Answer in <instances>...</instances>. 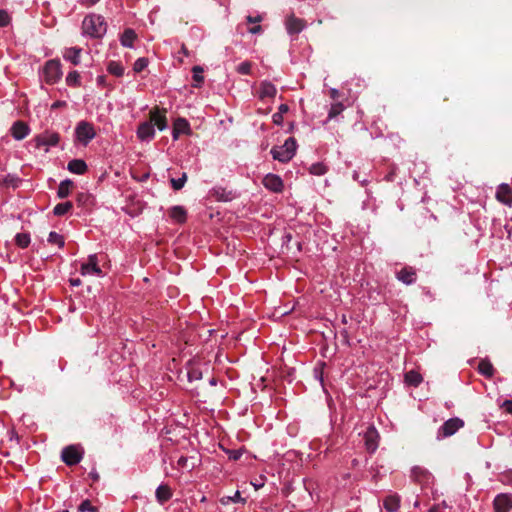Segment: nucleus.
<instances>
[{
    "label": "nucleus",
    "mask_w": 512,
    "mask_h": 512,
    "mask_svg": "<svg viewBox=\"0 0 512 512\" xmlns=\"http://www.w3.org/2000/svg\"><path fill=\"white\" fill-rule=\"evenodd\" d=\"M378 432L374 427H369L364 434L365 445L368 451L374 452L378 447Z\"/></svg>",
    "instance_id": "obj_13"
},
{
    "label": "nucleus",
    "mask_w": 512,
    "mask_h": 512,
    "mask_svg": "<svg viewBox=\"0 0 512 512\" xmlns=\"http://www.w3.org/2000/svg\"><path fill=\"white\" fill-rule=\"evenodd\" d=\"M496 512H509L512 508V498L507 494H500L494 500Z\"/></svg>",
    "instance_id": "obj_14"
},
{
    "label": "nucleus",
    "mask_w": 512,
    "mask_h": 512,
    "mask_svg": "<svg viewBox=\"0 0 512 512\" xmlns=\"http://www.w3.org/2000/svg\"><path fill=\"white\" fill-rule=\"evenodd\" d=\"M285 27L289 34H298L305 28V22L294 15H289L285 20Z\"/></svg>",
    "instance_id": "obj_11"
},
{
    "label": "nucleus",
    "mask_w": 512,
    "mask_h": 512,
    "mask_svg": "<svg viewBox=\"0 0 512 512\" xmlns=\"http://www.w3.org/2000/svg\"><path fill=\"white\" fill-rule=\"evenodd\" d=\"M327 172V168L323 163H315L310 167V173L313 175H323Z\"/></svg>",
    "instance_id": "obj_39"
},
{
    "label": "nucleus",
    "mask_w": 512,
    "mask_h": 512,
    "mask_svg": "<svg viewBox=\"0 0 512 512\" xmlns=\"http://www.w3.org/2000/svg\"><path fill=\"white\" fill-rule=\"evenodd\" d=\"M59 134L52 131H45L44 133L37 135L35 137L36 147H46V151H48V148L51 146H56L59 142Z\"/></svg>",
    "instance_id": "obj_8"
},
{
    "label": "nucleus",
    "mask_w": 512,
    "mask_h": 512,
    "mask_svg": "<svg viewBox=\"0 0 512 512\" xmlns=\"http://www.w3.org/2000/svg\"><path fill=\"white\" fill-rule=\"evenodd\" d=\"M446 505L445 503L438 504L430 508L428 512H446Z\"/></svg>",
    "instance_id": "obj_45"
},
{
    "label": "nucleus",
    "mask_w": 512,
    "mask_h": 512,
    "mask_svg": "<svg viewBox=\"0 0 512 512\" xmlns=\"http://www.w3.org/2000/svg\"><path fill=\"white\" fill-rule=\"evenodd\" d=\"M155 129L150 121L143 122L137 129V136L141 141H150L154 138Z\"/></svg>",
    "instance_id": "obj_12"
},
{
    "label": "nucleus",
    "mask_w": 512,
    "mask_h": 512,
    "mask_svg": "<svg viewBox=\"0 0 512 512\" xmlns=\"http://www.w3.org/2000/svg\"><path fill=\"white\" fill-rule=\"evenodd\" d=\"M237 71H238L240 74H242V75H247V74H249V73H250V71H251V64H250V62L245 61V62L240 63V64L238 65V67H237Z\"/></svg>",
    "instance_id": "obj_43"
},
{
    "label": "nucleus",
    "mask_w": 512,
    "mask_h": 512,
    "mask_svg": "<svg viewBox=\"0 0 512 512\" xmlns=\"http://www.w3.org/2000/svg\"><path fill=\"white\" fill-rule=\"evenodd\" d=\"M405 381L409 385L418 386L422 382V376L418 372L411 370L405 374Z\"/></svg>",
    "instance_id": "obj_31"
},
{
    "label": "nucleus",
    "mask_w": 512,
    "mask_h": 512,
    "mask_svg": "<svg viewBox=\"0 0 512 512\" xmlns=\"http://www.w3.org/2000/svg\"><path fill=\"white\" fill-rule=\"evenodd\" d=\"M72 207H73L72 203L69 201L59 203L54 207L53 213L57 216H62L64 214H66L67 212H69L72 209Z\"/></svg>",
    "instance_id": "obj_33"
},
{
    "label": "nucleus",
    "mask_w": 512,
    "mask_h": 512,
    "mask_svg": "<svg viewBox=\"0 0 512 512\" xmlns=\"http://www.w3.org/2000/svg\"><path fill=\"white\" fill-rule=\"evenodd\" d=\"M414 506H415V507H418V506H419V502H418V501H416V502L414 503Z\"/></svg>",
    "instance_id": "obj_58"
},
{
    "label": "nucleus",
    "mask_w": 512,
    "mask_h": 512,
    "mask_svg": "<svg viewBox=\"0 0 512 512\" xmlns=\"http://www.w3.org/2000/svg\"><path fill=\"white\" fill-rule=\"evenodd\" d=\"M30 132L27 124L22 121H17L11 127V134L16 140L24 139Z\"/></svg>",
    "instance_id": "obj_17"
},
{
    "label": "nucleus",
    "mask_w": 512,
    "mask_h": 512,
    "mask_svg": "<svg viewBox=\"0 0 512 512\" xmlns=\"http://www.w3.org/2000/svg\"><path fill=\"white\" fill-rule=\"evenodd\" d=\"M172 497L171 489L167 485H160L156 489V498L160 503L168 501Z\"/></svg>",
    "instance_id": "obj_27"
},
{
    "label": "nucleus",
    "mask_w": 512,
    "mask_h": 512,
    "mask_svg": "<svg viewBox=\"0 0 512 512\" xmlns=\"http://www.w3.org/2000/svg\"><path fill=\"white\" fill-rule=\"evenodd\" d=\"M136 39V33L132 29H126L121 36V44L124 47L131 48L133 46V42Z\"/></svg>",
    "instance_id": "obj_29"
},
{
    "label": "nucleus",
    "mask_w": 512,
    "mask_h": 512,
    "mask_svg": "<svg viewBox=\"0 0 512 512\" xmlns=\"http://www.w3.org/2000/svg\"><path fill=\"white\" fill-rule=\"evenodd\" d=\"M82 454H83V451L80 446L70 445V446L65 447L62 450L61 457H62V460L67 465L71 466V465H75L81 461Z\"/></svg>",
    "instance_id": "obj_7"
},
{
    "label": "nucleus",
    "mask_w": 512,
    "mask_h": 512,
    "mask_svg": "<svg viewBox=\"0 0 512 512\" xmlns=\"http://www.w3.org/2000/svg\"><path fill=\"white\" fill-rule=\"evenodd\" d=\"M89 475L92 477L93 480H98V478H99L98 474L96 472H93V471L90 472Z\"/></svg>",
    "instance_id": "obj_55"
},
{
    "label": "nucleus",
    "mask_w": 512,
    "mask_h": 512,
    "mask_svg": "<svg viewBox=\"0 0 512 512\" xmlns=\"http://www.w3.org/2000/svg\"><path fill=\"white\" fill-rule=\"evenodd\" d=\"M80 273L83 276L95 275L102 277L103 273L98 265V258L96 254L89 255L87 262L81 264Z\"/></svg>",
    "instance_id": "obj_6"
},
{
    "label": "nucleus",
    "mask_w": 512,
    "mask_h": 512,
    "mask_svg": "<svg viewBox=\"0 0 512 512\" xmlns=\"http://www.w3.org/2000/svg\"><path fill=\"white\" fill-rule=\"evenodd\" d=\"M199 459L195 456H181L177 461V467L182 470L192 471L199 464Z\"/></svg>",
    "instance_id": "obj_18"
},
{
    "label": "nucleus",
    "mask_w": 512,
    "mask_h": 512,
    "mask_svg": "<svg viewBox=\"0 0 512 512\" xmlns=\"http://www.w3.org/2000/svg\"><path fill=\"white\" fill-rule=\"evenodd\" d=\"M66 106V102L65 101H56L52 104L51 108L52 109H58V108H62V107H65Z\"/></svg>",
    "instance_id": "obj_49"
},
{
    "label": "nucleus",
    "mask_w": 512,
    "mask_h": 512,
    "mask_svg": "<svg viewBox=\"0 0 512 512\" xmlns=\"http://www.w3.org/2000/svg\"><path fill=\"white\" fill-rule=\"evenodd\" d=\"M262 183L265 186V188H267L273 192H276V193L281 192L283 189V181L276 174H272V173L267 174L263 178Z\"/></svg>",
    "instance_id": "obj_10"
},
{
    "label": "nucleus",
    "mask_w": 512,
    "mask_h": 512,
    "mask_svg": "<svg viewBox=\"0 0 512 512\" xmlns=\"http://www.w3.org/2000/svg\"><path fill=\"white\" fill-rule=\"evenodd\" d=\"M190 125L184 118H178L173 124V139L177 140L181 134H189Z\"/></svg>",
    "instance_id": "obj_16"
},
{
    "label": "nucleus",
    "mask_w": 512,
    "mask_h": 512,
    "mask_svg": "<svg viewBox=\"0 0 512 512\" xmlns=\"http://www.w3.org/2000/svg\"><path fill=\"white\" fill-rule=\"evenodd\" d=\"M75 136L77 141L87 145L96 136V132L91 123L80 121L75 128Z\"/></svg>",
    "instance_id": "obj_3"
},
{
    "label": "nucleus",
    "mask_w": 512,
    "mask_h": 512,
    "mask_svg": "<svg viewBox=\"0 0 512 512\" xmlns=\"http://www.w3.org/2000/svg\"><path fill=\"white\" fill-rule=\"evenodd\" d=\"M283 121V117L281 115V113H275L273 115V122L277 125H280Z\"/></svg>",
    "instance_id": "obj_47"
},
{
    "label": "nucleus",
    "mask_w": 512,
    "mask_h": 512,
    "mask_svg": "<svg viewBox=\"0 0 512 512\" xmlns=\"http://www.w3.org/2000/svg\"><path fill=\"white\" fill-rule=\"evenodd\" d=\"M261 31H262V28H261V26H260V25H256V26H253V27L249 28V32H250L251 34H258V33H260Z\"/></svg>",
    "instance_id": "obj_50"
},
{
    "label": "nucleus",
    "mask_w": 512,
    "mask_h": 512,
    "mask_svg": "<svg viewBox=\"0 0 512 512\" xmlns=\"http://www.w3.org/2000/svg\"><path fill=\"white\" fill-rule=\"evenodd\" d=\"M276 93H277V89L272 83L267 82V81H264L261 83L260 90H259V97L261 99L272 98L276 95Z\"/></svg>",
    "instance_id": "obj_24"
},
{
    "label": "nucleus",
    "mask_w": 512,
    "mask_h": 512,
    "mask_svg": "<svg viewBox=\"0 0 512 512\" xmlns=\"http://www.w3.org/2000/svg\"><path fill=\"white\" fill-rule=\"evenodd\" d=\"M209 370V366L207 364L201 365L198 363H192L188 369V380L190 382L197 381L202 378L203 372H207Z\"/></svg>",
    "instance_id": "obj_15"
},
{
    "label": "nucleus",
    "mask_w": 512,
    "mask_h": 512,
    "mask_svg": "<svg viewBox=\"0 0 512 512\" xmlns=\"http://www.w3.org/2000/svg\"><path fill=\"white\" fill-rule=\"evenodd\" d=\"M186 181H187L186 173H182L181 177L178 179L172 178L170 180L171 185H172L173 189H175V190H180L181 188H183Z\"/></svg>",
    "instance_id": "obj_37"
},
{
    "label": "nucleus",
    "mask_w": 512,
    "mask_h": 512,
    "mask_svg": "<svg viewBox=\"0 0 512 512\" xmlns=\"http://www.w3.org/2000/svg\"><path fill=\"white\" fill-rule=\"evenodd\" d=\"M107 70L109 73L117 77H121L124 74V67L116 61H111L108 64Z\"/></svg>",
    "instance_id": "obj_32"
},
{
    "label": "nucleus",
    "mask_w": 512,
    "mask_h": 512,
    "mask_svg": "<svg viewBox=\"0 0 512 512\" xmlns=\"http://www.w3.org/2000/svg\"><path fill=\"white\" fill-rule=\"evenodd\" d=\"M16 244L21 248H26L30 243V236L27 233H19L15 236Z\"/></svg>",
    "instance_id": "obj_34"
},
{
    "label": "nucleus",
    "mask_w": 512,
    "mask_h": 512,
    "mask_svg": "<svg viewBox=\"0 0 512 512\" xmlns=\"http://www.w3.org/2000/svg\"><path fill=\"white\" fill-rule=\"evenodd\" d=\"M48 242L50 244L57 245L60 248L64 246L63 237L56 232H50L49 237H48Z\"/></svg>",
    "instance_id": "obj_36"
},
{
    "label": "nucleus",
    "mask_w": 512,
    "mask_h": 512,
    "mask_svg": "<svg viewBox=\"0 0 512 512\" xmlns=\"http://www.w3.org/2000/svg\"><path fill=\"white\" fill-rule=\"evenodd\" d=\"M383 506L387 512H397L400 508V498L398 495H388L383 501Z\"/></svg>",
    "instance_id": "obj_21"
},
{
    "label": "nucleus",
    "mask_w": 512,
    "mask_h": 512,
    "mask_svg": "<svg viewBox=\"0 0 512 512\" xmlns=\"http://www.w3.org/2000/svg\"><path fill=\"white\" fill-rule=\"evenodd\" d=\"M464 426V421L460 418H451L444 422L439 428L437 439H443L454 435L460 428Z\"/></svg>",
    "instance_id": "obj_5"
},
{
    "label": "nucleus",
    "mask_w": 512,
    "mask_h": 512,
    "mask_svg": "<svg viewBox=\"0 0 512 512\" xmlns=\"http://www.w3.org/2000/svg\"><path fill=\"white\" fill-rule=\"evenodd\" d=\"M150 122H152L153 126H157V128L162 131L167 127V118H166V110L154 108L150 111Z\"/></svg>",
    "instance_id": "obj_9"
},
{
    "label": "nucleus",
    "mask_w": 512,
    "mask_h": 512,
    "mask_svg": "<svg viewBox=\"0 0 512 512\" xmlns=\"http://www.w3.org/2000/svg\"><path fill=\"white\" fill-rule=\"evenodd\" d=\"M232 457H233L234 459H238V458H239V453H238V452H235V453L232 455Z\"/></svg>",
    "instance_id": "obj_56"
},
{
    "label": "nucleus",
    "mask_w": 512,
    "mask_h": 512,
    "mask_svg": "<svg viewBox=\"0 0 512 512\" xmlns=\"http://www.w3.org/2000/svg\"><path fill=\"white\" fill-rule=\"evenodd\" d=\"M99 0H84V3L87 5V6H92L94 4H96Z\"/></svg>",
    "instance_id": "obj_53"
},
{
    "label": "nucleus",
    "mask_w": 512,
    "mask_h": 512,
    "mask_svg": "<svg viewBox=\"0 0 512 512\" xmlns=\"http://www.w3.org/2000/svg\"><path fill=\"white\" fill-rule=\"evenodd\" d=\"M247 21H248L249 23H258V22H261V21H262V16H260V15L255 16V17L248 16V17H247Z\"/></svg>",
    "instance_id": "obj_48"
},
{
    "label": "nucleus",
    "mask_w": 512,
    "mask_h": 512,
    "mask_svg": "<svg viewBox=\"0 0 512 512\" xmlns=\"http://www.w3.org/2000/svg\"><path fill=\"white\" fill-rule=\"evenodd\" d=\"M297 149L296 140L293 137H289L283 145L276 146L271 149L273 159L280 162H289L295 155Z\"/></svg>",
    "instance_id": "obj_2"
},
{
    "label": "nucleus",
    "mask_w": 512,
    "mask_h": 512,
    "mask_svg": "<svg viewBox=\"0 0 512 512\" xmlns=\"http://www.w3.org/2000/svg\"><path fill=\"white\" fill-rule=\"evenodd\" d=\"M71 284L73 286H79L81 284L80 279L71 280Z\"/></svg>",
    "instance_id": "obj_54"
},
{
    "label": "nucleus",
    "mask_w": 512,
    "mask_h": 512,
    "mask_svg": "<svg viewBox=\"0 0 512 512\" xmlns=\"http://www.w3.org/2000/svg\"><path fill=\"white\" fill-rule=\"evenodd\" d=\"M397 279L406 285L416 281V271L411 267H405L397 273Z\"/></svg>",
    "instance_id": "obj_19"
},
{
    "label": "nucleus",
    "mask_w": 512,
    "mask_h": 512,
    "mask_svg": "<svg viewBox=\"0 0 512 512\" xmlns=\"http://www.w3.org/2000/svg\"><path fill=\"white\" fill-rule=\"evenodd\" d=\"M80 53L81 48L70 47L65 49L63 58L67 61H70L74 65H78L80 63Z\"/></svg>",
    "instance_id": "obj_23"
},
{
    "label": "nucleus",
    "mask_w": 512,
    "mask_h": 512,
    "mask_svg": "<svg viewBox=\"0 0 512 512\" xmlns=\"http://www.w3.org/2000/svg\"><path fill=\"white\" fill-rule=\"evenodd\" d=\"M78 509L80 512H96L97 511V508L94 507L89 500L83 501L79 505Z\"/></svg>",
    "instance_id": "obj_41"
},
{
    "label": "nucleus",
    "mask_w": 512,
    "mask_h": 512,
    "mask_svg": "<svg viewBox=\"0 0 512 512\" xmlns=\"http://www.w3.org/2000/svg\"><path fill=\"white\" fill-rule=\"evenodd\" d=\"M9 20H10V18H9V15L7 14V12L0 10V27H4V26L8 25Z\"/></svg>",
    "instance_id": "obj_44"
},
{
    "label": "nucleus",
    "mask_w": 512,
    "mask_h": 512,
    "mask_svg": "<svg viewBox=\"0 0 512 512\" xmlns=\"http://www.w3.org/2000/svg\"><path fill=\"white\" fill-rule=\"evenodd\" d=\"M287 111H288V106L286 104L280 105L278 113H281V115H282L283 113H286Z\"/></svg>",
    "instance_id": "obj_52"
},
{
    "label": "nucleus",
    "mask_w": 512,
    "mask_h": 512,
    "mask_svg": "<svg viewBox=\"0 0 512 512\" xmlns=\"http://www.w3.org/2000/svg\"><path fill=\"white\" fill-rule=\"evenodd\" d=\"M478 371H479L482 375H484V376H486V377H488V378L492 377V376H493V374H494V368H493V365L491 364V362H490V361L485 360V359H483V360H481V361L479 362V364H478Z\"/></svg>",
    "instance_id": "obj_28"
},
{
    "label": "nucleus",
    "mask_w": 512,
    "mask_h": 512,
    "mask_svg": "<svg viewBox=\"0 0 512 512\" xmlns=\"http://www.w3.org/2000/svg\"><path fill=\"white\" fill-rule=\"evenodd\" d=\"M203 69L200 66L193 67V79L197 85L203 82Z\"/></svg>",
    "instance_id": "obj_42"
},
{
    "label": "nucleus",
    "mask_w": 512,
    "mask_h": 512,
    "mask_svg": "<svg viewBox=\"0 0 512 512\" xmlns=\"http://www.w3.org/2000/svg\"><path fill=\"white\" fill-rule=\"evenodd\" d=\"M66 83L69 86H79L80 85V75L77 71H72L68 73L66 77Z\"/></svg>",
    "instance_id": "obj_35"
},
{
    "label": "nucleus",
    "mask_w": 512,
    "mask_h": 512,
    "mask_svg": "<svg viewBox=\"0 0 512 512\" xmlns=\"http://www.w3.org/2000/svg\"><path fill=\"white\" fill-rule=\"evenodd\" d=\"M44 79L48 84L56 83L62 76L61 64L58 60H49L43 69Z\"/></svg>",
    "instance_id": "obj_4"
},
{
    "label": "nucleus",
    "mask_w": 512,
    "mask_h": 512,
    "mask_svg": "<svg viewBox=\"0 0 512 512\" xmlns=\"http://www.w3.org/2000/svg\"><path fill=\"white\" fill-rule=\"evenodd\" d=\"M220 502L223 505H228L231 502L245 504L246 499L241 496L239 491H236L233 496L221 497Z\"/></svg>",
    "instance_id": "obj_30"
},
{
    "label": "nucleus",
    "mask_w": 512,
    "mask_h": 512,
    "mask_svg": "<svg viewBox=\"0 0 512 512\" xmlns=\"http://www.w3.org/2000/svg\"><path fill=\"white\" fill-rule=\"evenodd\" d=\"M338 95H339V92H338V90H337V89H334V88H333V89H331V90H330V96H331V98L336 99V98H338Z\"/></svg>",
    "instance_id": "obj_51"
},
{
    "label": "nucleus",
    "mask_w": 512,
    "mask_h": 512,
    "mask_svg": "<svg viewBox=\"0 0 512 512\" xmlns=\"http://www.w3.org/2000/svg\"><path fill=\"white\" fill-rule=\"evenodd\" d=\"M67 169L74 174L82 175L87 171L85 161L81 159H74L68 163Z\"/></svg>",
    "instance_id": "obj_25"
},
{
    "label": "nucleus",
    "mask_w": 512,
    "mask_h": 512,
    "mask_svg": "<svg viewBox=\"0 0 512 512\" xmlns=\"http://www.w3.org/2000/svg\"><path fill=\"white\" fill-rule=\"evenodd\" d=\"M210 384H211V385H215V384H216V380H215L214 378H212V379L210 380Z\"/></svg>",
    "instance_id": "obj_57"
},
{
    "label": "nucleus",
    "mask_w": 512,
    "mask_h": 512,
    "mask_svg": "<svg viewBox=\"0 0 512 512\" xmlns=\"http://www.w3.org/2000/svg\"><path fill=\"white\" fill-rule=\"evenodd\" d=\"M496 198L506 204L511 205L512 204V190L507 184H501L498 187V190L496 192Z\"/></svg>",
    "instance_id": "obj_20"
},
{
    "label": "nucleus",
    "mask_w": 512,
    "mask_h": 512,
    "mask_svg": "<svg viewBox=\"0 0 512 512\" xmlns=\"http://www.w3.org/2000/svg\"><path fill=\"white\" fill-rule=\"evenodd\" d=\"M344 110V106L342 103H335L331 106L329 113H328V119H334L336 116L341 114V112Z\"/></svg>",
    "instance_id": "obj_38"
},
{
    "label": "nucleus",
    "mask_w": 512,
    "mask_h": 512,
    "mask_svg": "<svg viewBox=\"0 0 512 512\" xmlns=\"http://www.w3.org/2000/svg\"><path fill=\"white\" fill-rule=\"evenodd\" d=\"M73 182L69 179L63 180L58 186L57 195L59 198L64 199L69 196Z\"/></svg>",
    "instance_id": "obj_26"
},
{
    "label": "nucleus",
    "mask_w": 512,
    "mask_h": 512,
    "mask_svg": "<svg viewBox=\"0 0 512 512\" xmlns=\"http://www.w3.org/2000/svg\"><path fill=\"white\" fill-rule=\"evenodd\" d=\"M82 29L84 34L100 38L106 33L107 25L102 16L91 14L84 18Z\"/></svg>",
    "instance_id": "obj_1"
},
{
    "label": "nucleus",
    "mask_w": 512,
    "mask_h": 512,
    "mask_svg": "<svg viewBox=\"0 0 512 512\" xmlns=\"http://www.w3.org/2000/svg\"><path fill=\"white\" fill-rule=\"evenodd\" d=\"M502 408H503L506 412H508V413L512 414V400H505V401L503 402V404H502Z\"/></svg>",
    "instance_id": "obj_46"
},
{
    "label": "nucleus",
    "mask_w": 512,
    "mask_h": 512,
    "mask_svg": "<svg viewBox=\"0 0 512 512\" xmlns=\"http://www.w3.org/2000/svg\"><path fill=\"white\" fill-rule=\"evenodd\" d=\"M169 216L177 223H183L186 221L187 212L182 206H173L169 210Z\"/></svg>",
    "instance_id": "obj_22"
},
{
    "label": "nucleus",
    "mask_w": 512,
    "mask_h": 512,
    "mask_svg": "<svg viewBox=\"0 0 512 512\" xmlns=\"http://www.w3.org/2000/svg\"><path fill=\"white\" fill-rule=\"evenodd\" d=\"M147 66H148L147 58H144V57L138 58L133 65V70L138 73V72L143 71Z\"/></svg>",
    "instance_id": "obj_40"
}]
</instances>
